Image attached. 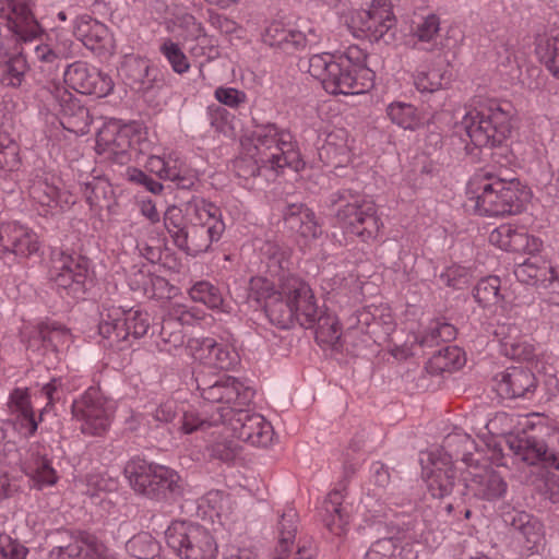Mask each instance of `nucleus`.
I'll return each instance as SVG.
<instances>
[{"label":"nucleus","mask_w":559,"mask_h":559,"mask_svg":"<svg viewBox=\"0 0 559 559\" xmlns=\"http://www.w3.org/2000/svg\"><path fill=\"white\" fill-rule=\"evenodd\" d=\"M163 219L174 245L191 257L206 252L226 228L221 209L203 198H193L185 210L169 206Z\"/></svg>","instance_id":"f257e3e1"},{"label":"nucleus","mask_w":559,"mask_h":559,"mask_svg":"<svg viewBox=\"0 0 559 559\" xmlns=\"http://www.w3.org/2000/svg\"><path fill=\"white\" fill-rule=\"evenodd\" d=\"M366 61L367 53L352 45L343 52L313 53L308 71L330 94H364L373 86L376 76Z\"/></svg>","instance_id":"f03ea898"},{"label":"nucleus","mask_w":559,"mask_h":559,"mask_svg":"<svg viewBox=\"0 0 559 559\" xmlns=\"http://www.w3.org/2000/svg\"><path fill=\"white\" fill-rule=\"evenodd\" d=\"M468 190L476 213L489 217L520 214L531 199V191L519 179H504L489 170L476 174Z\"/></svg>","instance_id":"7ed1b4c3"},{"label":"nucleus","mask_w":559,"mask_h":559,"mask_svg":"<svg viewBox=\"0 0 559 559\" xmlns=\"http://www.w3.org/2000/svg\"><path fill=\"white\" fill-rule=\"evenodd\" d=\"M326 205L334 209L336 224L346 235L367 242L374 239L382 227L373 200L350 188L331 192Z\"/></svg>","instance_id":"20e7f679"},{"label":"nucleus","mask_w":559,"mask_h":559,"mask_svg":"<svg viewBox=\"0 0 559 559\" xmlns=\"http://www.w3.org/2000/svg\"><path fill=\"white\" fill-rule=\"evenodd\" d=\"M123 474L136 495L152 501L173 504L183 495L181 477L168 466L135 456L126 463Z\"/></svg>","instance_id":"39448f33"},{"label":"nucleus","mask_w":559,"mask_h":559,"mask_svg":"<svg viewBox=\"0 0 559 559\" xmlns=\"http://www.w3.org/2000/svg\"><path fill=\"white\" fill-rule=\"evenodd\" d=\"M313 292L309 284L296 275H283L278 281V294L264 305L270 322L280 329H289L295 322L300 325L311 324L313 312Z\"/></svg>","instance_id":"423d86ee"},{"label":"nucleus","mask_w":559,"mask_h":559,"mask_svg":"<svg viewBox=\"0 0 559 559\" xmlns=\"http://www.w3.org/2000/svg\"><path fill=\"white\" fill-rule=\"evenodd\" d=\"M513 116L509 102L488 100L469 110L462 126L476 147H502L511 134Z\"/></svg>","instance_id":"0eeeda50"},{"label":"nucleus","mask_w":559,"mask_h":559,"mask_svg":"<svg viewBox=\"0 0 559 559\" xmlns=\"http://www.w3.org/2000/svg\"><path fill=\"white\" fill-rule=\"evenodd\" d=\"M90 260L76 252H68L61 248L50 251L49 277L61 297L81 299L91 282Z\"/></svg>","instance_id":"6e6552de"},{"label":"nucleus","mask_w":559,"mask_h":559,"mask_svg":"<svg viewBox=\"0 0 559 559\" xmlns=\"http://www.w3.org/2000/svg\"><path fill=\"white\" fill-rule=\"evenodd\" d=\"M253 141L255 148L263 155L261 162L264 168L276 173L285 167L299 169L300 154L289 131L271 122L260 124L253 131Z\"/></svg>","instance_id":"1a4fd4ad"},{"label":"nucleus","mask_w":559,"mask_h":559,"mask_svg":"<svg viewBox=\"0 0 559 559\" xmlns=\"http://www.w3.org/2000/svg\"><path fill=\"white\" fill-rule=\"evenodd\" d=\"M10 15L8 27L14 34L17 41L23 44V50L33 51L40 62L56 63L60 60V53L50 45L44 44L45 31L36 20L29 3L26 0H9Z\"/></svg>","instance_id":"9d476101"},{"label":"nucleus","mask_w":559,"mask_h":559,"mask_svg":"<svg viewBox=\"0 0 559 559\" xmlns=\"http://www.w3.org/2000/svg\"><path fill=\"white\" fill-rule=\"evenodd\" d=\"M48 111L58 117L69 132L84 135L90 131L92 117L88 109L59 82H48L37 92Z\"/></svg>","instance_id":"9b49d317"},{"label":"nucleus","mask_w":559,"mask_h":559,"mask_svg":"<svg viewBox=\"0 0 559 559\" xmlns=\"http://www.w3.org/2000/svg\"><path fill=\"white\" fill-rule=\"evenodd\" d=\"M165 539L181 559H215L218 547L212 534L199 524L173 522L165 531Z\"/></svg>","instance_id":"f8f14e48"},{"label":"nucleus","mask_w":559,"mask_h":559,"mask_svg":"<svg viewBox=\"0 0 559 559\" xmlns=\"http://www.w3.org/2000/svg\"><path fill=\"white\" fill-rule=\"evenodd\" d=\"M362 5L365 8L350 16L348 26L353 33L370 41L392 43L395 39V16L389 0H364Z\"/></svg>","instance_id":"ddd939ff"},{"label":"nucleus","mask_w":559,"mask_h":559,"mask_svg":"<svg viewBox=\"0 0 559 559\" xmlns=\"http://www.w3.org/2000/svg\"><path fill=\"white\" fill-rule=\"evenodd\" d=\"M146 140L132 126L118 127L106 126L100 129L96 136V152L104 158L118 164L126 165L131 160L133 152H142Z\"/></svg>","instance_id":"4468645a"},{"label":"nucleus","mask_w":559,"mask_h":559,"mask_svg":"<svg viewBox=\"0 0 559 559\" xmlns=\"http://www.w3.org/2000/svg\"><path fill=\"white\" fill-rule=\"evenodd\" d=\"M47 538L51 545L48 559H86L102 550V540L84 530L61 527L49 532Z\"/></svg>","instance_id":"2eb2a0df"},{"label":"nucleus","mask_w":559,"mask_h":559,"mask_svg":"<svg viewBox=\"0 0 559 559\" xmlns=\"http://www.w3.org/2000/svg\"><path fill=\"white\" fill-rule=\"evenodd\" d=\"M72 414L81 423V431L87 436H102L109 426L112 408L100 391L90 386L72 403Z\"/></svg>","instance_id":"dca6fc26"},{"label":"nucleus","mask_w":559,"mask_h":559,"mask_svg":"<svg viewBox=\"0 0 559 559\" xmlns=\"http://www.w3.org/2000/svg\"><path fill=\"white\" fill-rule=\"evenodd\" d=\"M197 390L201 397L210 403L226 404V407L248 406L254 391L235 377L223 376L211 382L206 377H195Z\"/></svg>","instance_id":"f3484780"},{"label":"nucleus","mask_w":559,"mask_h":559,"mask_svg":"<svg viewBox=\"0 0 559 559\" xmlns=\"http://www.w3.org/2000/svg\"><path fill=\"white\" fill-rule=\"evenodd\" d=\"M262 41L271 48L290 55L307 48L311 49L319 44L320 35L312 26L301 29L299 26L274 21L264 28Z\"/></svg>","instance_id":"a211bd4d"},{"label":"nucleus","mask_w":559,"mask_h":559,"mask_svg":"<svg viewBox=\"0 0 559 559\" xmlns=\"http://www.w3.org/2000/svg\"><path fill=\"white\" fill-rule=\"evenodd\" d=\"M231 409L227 416L226 424L238 440L247 442L253 447H267L273 441L274 430L272 425L265 418L255 413H250L243 407H226Z\"/></svg>","instance_id":"6ab92c4d"},{"label":"nucleus","mask_w":559,"mask_h":559,"mask_svg":"<svg viewBox=\"0 0 559 559\" xmlns=\"http://www.w3.org/2000/svg\"><path fill=\"white\" fill-rule=\"evenodd\" d=\"M63 81L78 93L96 97H105L114 90V82L108 74L83 61L69 64L63 72Z\"/></svg>","instance_id":"aec40b11"},{"label":"nucleus","mask_w":559,"mask_h":559,"mask_svg":"<svg viewBox=\"0 0 559 559\" xmlns=\"http://www.w3.org/2000/svg\"><path fill=\"white\" fill-rule=\"evenodd\" d=\"M189 348L195 360L211 368L230 370L240 361L233 347L213 337L192 338Z\"/></svg>","instance_id":"412c9836"},{"label":"nucleus","mask_w":559,"mask_h":559,"mask_svg":"<svg viewBox=\"0 0 559 559\" xmlns=\"http://www.w3.org/2000/svg\"><path fill=\"white\" fill-rule=\"evenodd\" d=\"M145 169L155 174L158 179L174 182L178 189L190 190L198 182L197 173L177 156L162 158L151 155L145 162Z\"/></svg>","instance_id":"4be33fe9"},{"label":"nucleus","mask_w":559,"mask_h":559,"mask_svg":"<svg viewBox=\"0 0 559 559\" xmlns=\"http://www.w3.org/2000/svg\"><path fill=\"white\" fill-rule=\"evenodd\" d=\"M38 249L37 235L26 226L17 222L0 224V252L27 258Z\"/></svg>","instance_id":"5701e85b"},{"label":"nucleus","mask_w":559,"mask_h":559,"mask_svg":"<svg viewBox=\"0 0 559 559\" xmlns=\"http://www.w3.org/2000/svg\"><path fill=\"white\" fill-rule=\"evenodd\" d=\"M490 243L502 250L534 254L542 249L539 238L528 235L523 227L503 224L495 228L489 235Z\"/></svg>","instance_id":"b1692460"},{"label":"nucleus","mask_w":559,"mask_h":559,"mask_svg":"<svg viewBox=\"0 0 559 559\" xmlns=\"http://www.w3.org/2000/svg\"><path fill=\"white\" fill-rule=\"evenodd\" d=\"M497 393L503 399L530 397L536 390L535 374L527 368L511 366L496 376Z\"/></svg>","instance_id":"393cba45"},{"label":"nucleus","mask_w":559,"mask_h":559,"mask_svg":"<svg viewBox=\"0 0 559 559\" xmlns=\"http://www.w3.org/2000/svg\"><path fill=\"white\" fill-rule=\"evenodd\" d=\"M124 309L121 307L104 308L100 312L98 332L103 337L104 346L115 350H123L132 346L129 342V332L124 330V321L121 316Z\"/></svg>","instance_id":"a878e982"},{"label":"nucleus","mask_w":559,"mask_h":559,"mask_svg":"<svg viewBox=\"0 0 559 559\" xmlns=\"http://www.w3.org/2000/svg\"><path fill=\"white\" fill-rule=\"evenodd\" d=\"M503 522L518 533L532 552L538 551L545 540L544 525L534 515L520 510L503 514Z\"/></svg>","instance_id":"bb28decb"},{"label":"nucleus","mask_w":559,"mask_h":559,"mask_svg":"<svg viewBox=\"0 0 559 559\" xmlns=\"http://www.w3.org/2000/svg\"><path fill=\"white\" fill-rule=\"evenodd\" d=\"M464 489H469L477 499L495 502L506 496L508 484L498 471L488 467L474 474Z\"/></svg>","instance_id":"cd10ccee"},{"label":"nucleus","mask_w":559,"mask_h":559,"mask_svg":"<svg viewBox=\"0 0 559 559\" xmlns=\"http://www.w3.org/2000/svg\"><path fill=\"white\" fill-rule=\"evenodd\" d=\"M283 217L287 228L304 238L317 239L322 235L314 212L302 203L287 204Z\"/></svg>","instance_id":"c85d7f7f"},{"label":"nucleus","mask_w":559,"mask_h":559,"mask_svg":"<svg viewBox=\"0 0 559 559\" xmlns=\"http://www.w3.org/2000/svg\"><path fill=\"white\" fill-rule=\"evenodd\" d=\"M73 35L87 49L94 52L103 51L109 40L108 27L90 14H82L75 17L73 22Z\"/></svg>","instance_id":"c756f323"},{"label":"nucleus","mask_w":559,"mask_h":559,"mask_svg":"<svg viewBox=\"0 0 559 559\" xmlns=\"http://www.w3.org/2000/svg\"><path fill=\"white\" fill-rule=\"evenodd\" d=\"M432 456L433 454H430L433 467L427 479L428 491L433 498L443 499L450 496L456 486L465 484H461L452 464L445 461H435Z\"/></svg>","instance_id":"7c9ffc66"},{"label":"nucleus","mask_w":559,"mask_h":559,"mask_svg":"<svg viewBox=\"0 0 559 559\" xmlns=\"http://www.w3.org/2000/svg\"><path fill=\"white\" fill-rule=\"evenodd\" d=\"M23 469L34 481V487L43 489L46 486H52L58 480L56 469L46 454L40 453L39 445H32L28 450V456L23 463Z\"/></svg>","instance_id":"2f4dec72"},{"label":"nucleus","mask_w":559,"mask_h":559,"mask_svg":"<svg viewBox=\"0 0 559 559\" xmlns=\"http://www.w3.org/2000/svg\"><path fill=\"white\" fill-rule=\"evenodd\" d=\"M343 491L335 489L328 495L322 504V521L325 527L337 536L346 532L349 523V513L343 506Z\"/></svg>","instance_id":"473e14b6"},{"label":"nucleus","mask_w":559,"mask_h":559,"mask_svg":"<svg viewBox=\"0 0 559 559\" xmlns=\"http://www.w3.org/2000/svg\"><path fill=\"white\" fill-rule=\"evenodd\" d=\"M313 312H310V320L313 322L302 326L314 330L316 341L319 344L337 347L341 341V332L336 317L321 310L317 305L316 297H313Z\"/></svg>","instance_id":"72a5a7b5"},{"label":"nucleus","mask_w":559,"mask_h":559,"mask_svg":"<svg viewBox=\"0 0 559 559\" xmlns=\"http://www.w3.org/2000/svg\"><path fill=\"white\" fill-rule=\"evenodd\" d=\"M440 19L436 14H429L424 17L411 33L414 40L413 48L427 52H435L442 49L443 44L439 34Z\"/></svg>","instance_id":"f704fd0d"},{"label":"nucleus","mask_w":559,"mask_h":559,"mask_svg":"<svg viewBox=\"0 0 559 559\" xmlns=\"http://www.w3.org/2000/svg\"><path fill=\"white\" fill-rule=\"evenodd\" d=\"M501 326L496 331L500 337V353L506 357L518 360H532L534 358V346L527 340L520 335V330L515 325L507 328Z\"/></svg>","instance_id":"c9c22d12"},{"label":"nucleus","mask_w":559,"mask_h":559,"mask_svg":"<svg viewBox=\"0 0 559 559\" xmlns=\"http://www.w3.org/2000/svg\"><path fill=\"white\" fill-rule=\"evenodd\" d=\"M298 515L294 509L282 513L277 523L278 542L272 559H288L297 533Z\"/></svg>","instance_id":"e433bc0d"},{"label":"nucleus","mask_w":559,"mask_h":559,"mask_svg":"<svg viewBox=\"0 0 559 559\" xmlns=\"http://www.w3.org/2000/svg\"><path fill=\"white\" fill-rule=\"evenodd\" d=\"M443 448L449 456V462L462 461L467 466L474 465V452L477 450L475 440L467 433L456 431L449 433L443 441Z\"/></svg>","instance_id":"4c0bfd02"},{"label":"nucleus","mask_w":559,"mask_h":559,"mask_svg":"<svg viewBox=\"0 0 559 559\" xmlns=\"http://www.w3.org/2000/svg\"><path fill=\"white\" fill-rule=\"evenodd\" d=\"M233 411L225 407H217L212 414L199 413L194 409L182 411L181 430L185 433H192L197 430H205L219 424L226 425L227 416Z\"/></svg>","instance_id":"58836bf2"},{"label":"nucleus","mask_w":559,"mask_h":559,"mask_svg":"<svg viewBox=\"0 0 559 559\" xmlns=\"http://www.w3.org/2000/svg\"><path fill=\"white\" fill-rule=\"evenodd\" d=\"M57 181L59 180L48 174H36L29 179L28 194L43 207L44 215L51 211V203L55 202L59 188Z\"/></svg>","instance_id":"ea45409f"},{"label":"nucleus","mask_w":559,"mask_h":559,"mask_svg":"<svg viewBox=\"0 0 559 559\" xmlns=\"http://www.w3.org/2000/svg\"><path fill=\"white\" fill-rule=\"evenodd\" d=\"M545 443L546 440L544 438L523 428L521 429L520 437L510 438L509 449L519 460L532 466L534 461L539 457L540 450Z\"/></svg>","instance_id":"a19ab883"},{"label":"nucleus","mask_w":559,"mask_h":559,"mask_svg":"<svg viewBox=\"0 0 559 559\" xmlns=\"http://www.w3.org/2000/svg\"><path fill=\"white\" fill-rule=\"evenodd\" d=\"M192 318L193 314L186 306L178 305L174 307L171 317L165 319L160 328L159 336L164 345H169L174 348L182 346L185 342L183 333L182 330L178 328L179 324L176 320L182 323H189Z\"/></svg>","instance_id":"79ce46f5"},{"label":"nucleus","mask_w":559,"mask_h":559,"mask_svg":"<svg viewBox=\"0 0 559 559\" xmlns=\"http://www.w3.org/2000/svg\"><path fill=\"white\" fill-rule=\"evenodd\" d=\"M455 337L456 329L453 324L435 320L416 337V341L424 349H439Z\"/></svg>","instance_id":"37998d69"},{"label":"nucleus","mask_w":559,"mask_h":559,"mask_svg":"<svg viewBox=\"0 0 559 559\" xmlns=\"http://www.w3.org/2000/svg\"><path fill=\"white\" fill-rule=\"evenodd\" d=\"M81 190L92 211L110 210L114 190L106 180L94 177L82 183Z\"/></svg>","instance_id":"c03bdc74"},{"label":"nucleus","mask_w":559,"mask_h":559,"mask_svg":"<svg viewBox=\"0 0 559 559\" xmlns=\"http://www.w3.org/2000/svg\"><path fill=\"white\" fill-rule=\"evenodd\" d=\"M70 337V331L59 322L48 321L40 323L29 341V346L41 343L45 348L56 350Z\"/></svg>","instance_id":"a18cd8bd"},{"label":"nucleus","mask_w":559,"mask_h":559,"mask_svg":"<svg viewBox=\"0 0 559 559\" xmlns=\"http://www.w3.org/2000/svg\"><path fill=\"white\" fill-rule=\"evenodd\" d=\"M25 51L9 55L3 50V59L1 66L3 68L1 81L3 84L11 87H20L28 71V64L25 57Z\"/></svg>","instance_id":"49530a36"},{"label":"nucleus","mask_w":559,"mask_h":559,"mask_svg":"<svg viewBox=\"0 0 559 559\" xmlns=\"http://www.w3.org/2000/svg\"><path fill=\"white\" fill-rule=\"evenodd\" d=\"M522 425V416L516 414H508L506 412H498L490 418L486 428L492 436L503 437L506 444L509 447L511 437H520L521 430L518 428Z\"/></svg>","instance_id":"de8ad7c7"},{"label":"nucleus","mask_w":559,"mask_h":559,"mask_svg":"<svg viewBox=\"0 0 559 559\" xmlns=\"http://www.w3.org/2000/svg\"><path fill=\"white\" fill-rule=\"evenodd\" d=\"M386 115L392 123L404 130L415 131L423 124L417 108L412 104L391 103L386 108Z\"/></svg>","instance_id":"09e8293b"},{"label":"nucleus","mask_w":559,"mask_h":559,"mask_svg":"<svg viewBox=\"0 0 559 559\" xmlns=\"http://www.w3.org/2000/svg\"><path fill=\"white\" fill-rule=\"evenodd\" d=\"M414 85L421 94L423 98L433 97L436 93L440 92L444 86V72L440 69H430L428 71H417L414 74Z\"/></svg>","instance_id":"8fccbe9b"},{"label":"nucleus","mask_w":559,"mask_h":559,"mask_svg":"<svg viewBox=\"0 0 559 559\" xmlns=\"http://www.w3.org/2000/svg\"><path fill=\"white\" fill-rule=\"evenodd\" d=\"M124 321V330L129 332V342L145 336L151 329V317L146 311L130 308L121 316Z\"/></svg>","instance_id":"3c124183"},{"label":"nucleus","mask_w":559,"mask_h":559,"mask_svg":"<svg viewBox=\"0 0 559 559\" xmlns=\"http://www.w3.org/2000/svg\"><path fill=\"white\" fill-rule=\"evenodd\" d=\"M473 297L483 308L498 304L501 299L499 277L487 276L479 280L473 288Z\"/></svg>","instance_id":"603ef678"},{"label":"nucleus","mask_w":559,"mask_h":559,"mask_svg":"<svg viewBox=\"0 0 559 559\" xmlns=\"http://www.w3.org/2000/svg\"><path fill=\"white\" fill-rule=\"evenodd\" d=\"M190 297L211 309H218L224 302L221 289L207 281L197 282L189 290Z\"/></svg>","instance_id":"864d4df0"},{"label":"nucleus","mask_w":559,"mask_h":559,"mask_svg":"<svg viewBox=\"0 0 559 559\" xmlns=\"http://www.w3.org/2000/svg\"><path fill=\"white\" fill-rule=\"evenodd\" d=\"M536 53L546 69L559 81V37H549L536 47Z\"/></svg>","instance_id":"5fc2aeb1"},{"label":"nucleus","mask_w":559,"mask_h":559,"mask_svg":"<svg viewBox=\"0 0 559 559\" xmlns=\"http://www.w3.org/2000/svg\"><path fill=\"white\" fill-rule=\"evenodd\" d=\"M261 261L271 273H278L287 266V251L275 241H264L260 247Z\"/></svg>","instance_id":"6e6d98bb"},{"label":"nucleus","mask_w":559,"mask_h":559,"mask_svg":"<svg viewBox=\"0 0 559 559\" xmlns=\"http://www.w3.org/2000/svg\"><path fill=\"white\" fill-rule=\"evenodd\" d=\"M150 72V61L140 57L128 58L121 66V74L131 87L144 84Z\"/></svg>","instance_id":"4d7b16f0"},{"label":"nucleus","mask_w":559,"mask_h":559,"mask_svg":"<svg viewBox=\"0 0 559 559\" xmlns=\"http://www.w3.org/2000/svg\"><path fill=\"white\" fill-rule=\"evenodd\" d=\"M20 146L8 133H0V169L14 171L20 167Z\"/></svg>","instance_id":"13d9d810"},{"label":"nucleus","mask_w":559,"mask_h":559,"mask_svg":"<svg viewBox=\"0 0 559 559\" xmlns=\"http://www.w3.org/2000/svg\"><path fill=\"white\" fill-rule=\"evenodd\" d=\"M126 549L134 558L153 559L158 545L148 533H140L127 542Z\"/></svg>","instance_id":"bf43d9fd"},{"label":"nucleus","mask_w":559,"mask_h":559,"mask_svg":"<svg viewBox=\"0 0 559 559\" xmlns=\"http://www.w3.org/2000/svg\"><path fill=\"white\" fill-rule=\"evenodd\" d=\"M522 274L533 281V284L542 283L544 287L550 286L559 282V272L552 266L536 267L533 263L525 261L515 271V275L520 278Z\"/></svg>","instance_id":"052dcab7"},{"label":"nucleus","mask_w":559,"mask_h":559,"mask_svg":"<svg viewBox=\"0 0 559 559\" xmlns=\"http://www.w3.org/2000/svg\"><path fill=\"white\" fill-rule=\"evenodd\" d=\"M176 26L181 31L180 36L185 41H199L206 43V32L202 23L190 14L185 13L176 17Z\"/></svg>","instance_id":"680f3d73"},{"label":"nucleus","mask_w":559,"mask_h":559,"mask_svg":"<svg viewBox=\"0 0 559 559\" xmlns=\"http://www.w3.org/2000/svg\"><path fill=\"white\" fill-rule=\"evenodd\" d=\"M159 51L167 59L174 72L182 74L190 69L187 56L179 45L171 39H165L159 47Z\"/></svg>","instance_id":"e2e57ef3"},{"label":"nucleus","mask_w":559,"mask_h":559,"mask_svg":"<svg viewBox=\"0 0 559 559\" xmlns=\"http://www.w3.org/2000/svg\"><path fill=\"white\" fill-rule=\"evenodd\" d=\"M431 364L440 370L459 368L462 366L461 349L447 343L441 348L431 352Z\"/></svg>","instance_id":"0e129e2a"},{"label":"nucleus","mask_w":559,"mask_h":559,"mask_svg":"<svg viewBox=\"0 0 559 559\" xmlns=\"http://www.w3.org/2000/svg\"><path fill=\"white\" fill-rule=\"evenodd\" d=\"M400 556L397 539L388 537L376 540L366 552L365 559H400Z\"/></svg>","instance_id":"69168bd1"},{"label":"nucleus","mask_w":559,"mask_h":559,"mask_svg":"<svg viewBox=\"0 0 559 559\" xmlns=\"http://www.w3.org/2000/svg\"><path fill=\"white\" fill-rule=\"evenodd\" d=\"M124 177L129 182L143 187L153 194H159L164 189L159 181L154 180L145 171L136 167H128Z\"/></svg>","instance_id":"338daca9"},{"label":"nucleus","mask_w":559,"mask_h":559,"mask_svg":"<svg viewBox=\"0 0 559 559\" xmlns=\"http://www.w3.org/2000/svg\"><path fill=\"white\" fill-rule=\"evenodd\" d=\"M28 549L5 533L0 534V559H25Z\"/></svg>","instance_id":"774afa93"}]
</instances>
